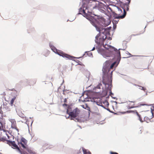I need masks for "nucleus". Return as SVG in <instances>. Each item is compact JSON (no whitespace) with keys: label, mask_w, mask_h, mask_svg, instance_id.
Wrapping results in <instances>:
<instances>
[{"label":"nucleus","mask_w":154,"mask_h":154,"mask_svg":"<svg viewBox=\"0 0 154 154\" xmlns=\"http://www.w3.org/2000/svg\"><path fill=\"white\" fill-rule=\"evenodd\" d=\"M84 154H91V152L88 150L86 149L84 147L82 148Z\"/></svg>","instance_id":"obj_12"},{"label":"nucleus","mask_w":154,"mask_h":154,"mask_svg":"<svg viewBox=\"0 0 154 154\" xmlns=\"http://www.w3.org/2000/svg\"><path fill=\"white\" fill-rule=\"evenodd\" d=\"M3 112L1 110V108L0 107V113L2 114Z\"/></svg>","instance_id":"obj_25"},{"label":"nucleus","mask_w":154,"mask_h":154,"mask_svg":"<svg viewBox=\"0 0 154 154\" xmlns=\"http://www.w3.org/2000/svg\"><path fill=\"white\" fill-rule=\"evenodd\" d=\"M88 55L90 56H92V54L91 53L89 52L88 53H87Z\"/></svg>","instance_id":"obj_22"},{"label":"nucleus","mask_w":154,"mask_h":154,"mask_svg":"<svg viewBox=\"0 0 154 154\" xmlns=\"http://www.w3.org/2000/svg\"><path fill=\"white\" fill-rule=\"evenodd\" d=\"M17 95H16L15 96H14L11 99V100L10 101V104L11 106H13V103L14 101L15 100Z\"/></svg>","instance_id":"obj_13"},{"label":"nucleus","mask_w":154,"mask_h":154,"mask_svg":"<svg viewBox=\"0 0 154 154\" xmlns=\"http://www.w3.org/2000/svg\"><path fill=\"white\" fill-rule=\"evenodd\" d=\"M109 71H110V70H108V72H109Z\"/></svg>","instance_id":"obj_36"},{"label":"nucleus","mask_w":154,"mask_h":154,"mask_svg":"<svg viewBox=\"0 0 154 154\" xmlns=\"http://www.w3.org/2000/svg\"><path fill=\"white\" fill-rule=\"evenodd\" d=\"M136 114L139 120L141 122H142L143 121L142 120V118H141L140 115L137 112H136Z\"/></svg>","instance_id":"obj_17"},{"label":"nucleus","mask_w":154,"mask_h":154,"mask_svg":"<svg viewBox=\"0 0 154 154\" xmlns=\"http://www.w3.org/2000/svg\"><path fill=\"white\" fill-rule=\"evenodd\" d=\"M9 121L11 123V128L12 129H14L16 131L14 135H19V129L17 128V125L16 121L15 119H9Z\"/></svg>","instance_id":"obj_8"},{"label":"nucleus","mask_w":154,"mask_h":154,"mask_svg":"<svg viewBox=\"0 0 154 154\" xmlns=\"http://www.w3.org/2000/svg\"><path fill=\"white\" fill-rule=\"evenodd\" d=\"M116 63L115 62H114L113 63H112L111 65L110 66V69H112L113 67H114L115 64Z\"/></svg>","instance_id":"obj_20"},{"label":"nucleus","mask_w":154,"mask_h":154,"mask_svg":"<svg viewBox=\"0 0 154 154\" xmlns=\"http://www.w3.org/2000/svg\"><path fill=\"white\" fill-rule=\"evenodd\" d=\"M106 103H107V105H109V103H108V102H107Z\"/></svg>","instance_id":"obj_35"},{"label":"nucleus","mask_w":154,"mask_h":154,"mask_svg":"<svg viewBox=\"0 0 154 154\" xmlns=\"http://www.w3.org/2000/svg\"><path fill=\"white\" fill-rule=\"evenodd\" d=\"M112 72H113V71H111V77L112 76Z\"/></svg>","instance_id":"obj_31"},{"label":"nucleus","mask_w":154,"mask_h":154,"mask_svg":"<svg viewBox=\"0 0 154 154\" xmlns=\"http://www.w3.org/2000/svg\"><path fill=\"white\" fill-rule=\"evenodd\" d=\"M107 36L103 34H97L95 37V42L98 45H102L106 41Z\"/></svg>","instance_id":"obj_5"},{"label":"nucleus","mask_w":154,"mask_h":154,"mask_svg":"<svg viewBox=\"0 0 154 154\" xmlns=\"http://www.w3.org/2000/svg\"><path fill=\"white\" fill-rule=\"evenodd\" d=\"M10 90L11 91H15V89H14V88H13L12 89Z\"/></svg>","instance_id":"obj_27"},{"label":"nucleus","mask_w":154,"mask_h":154,"mask_svg":"<svg viewBox=\"0 0 154 154\" xmlns=\"http://www.w3.org/2000/svg\"><path fill=\"white\" fill-rule=\"evenodd\" d=\"M63 106H67V105L66 104L64 103V104H63Z\"/></svg>","instance_id":"obj_30"},{"label":"nucleus","mask_w":154,"mask_h":154,"mask_svg":"<svg viewBox=\"0 0 154 154\" xmlns=\"http://www.w3.org/2000/svg\"><path fill=\"white\" fill-rule=\"evenodd\" d=\"M109 40H111L112 39V38H109Z\"/></svg>","instance_id":"obj_34"},{"label":"nucleus","mask_w":154,"mask_h":154,"mask_svg":"<svg viewBox=\"0 0 154 154\" xmlns=\"http://www.w3.org/2000/svg\"><path fill=\"white\" fill-rule=\"evenodd\" d=\"M130 2V0L128 1V4H125L124 5V7L122 8L123 11V13L122 15L118 17V18H120L121 19L124 18L126 14V10L128 11L129 9V5Z\"/></svg>","instance_id":"obj_9"},{"label":"nucleus","mask_w":154,"mask_h":154,"mask_svg":"<svg viewBox=\"0 0 154 154\" xmlns=\"http://www.w3.org/2000/svg\"><path fill=\"white\" fill-rule=\"evenodd\" d=\"M92 110L93 112L95 113H98L99 112V110L96 106H94L92 108Z\"/></svg>","instance_id":"obj_14"},{"label":"nucleus","mask_w":154,"mask_h":154,"mask_svg":"<svg viewBox=\"0 0 154 154\" xmlns=\"http://www.w3.org/2000/svg\"><path fill=\"white\" fill-rule=\"evenodd\" d=\"M134 101H128L125 103V105L128 109H130L135 107Z\"/></svg>","instance_id":"obj_10"},{"label":"nucleus","mask_w":154,"mask_h":154,"mask_svg":"<svg viewBox=\"0 0 154 154\" xmlns=\"http://www.w3.org/2000/svg\"><path fill=\"white\" fill-rule=\"evenodd\" d=\"M108 40L106 38V41L104 42L105 44L103 43V44L102 45L107 50H105L100 48H98L97 51L100 54L104 57H112L114 58L117 57L118 58L120 57V52L119 50L112 47L109 44Z\"/></svg>","instance_id":"obj_1"},{"label":"nucleus","mask_w":154,"mask_h":154,"mask_svg":"<svg viewBox=\"0 0 154 154\" xmlns=\"http://www.w3.org/2000/svg\"><path fill=\"white\" fill-rule=\"evenodd\" d=\"M17 144L20 147H22L24 151L26 152L27 154H35V152L31 150L27 144V140L23 137L21 138L20 139L17 140Z\"/></svg>","instance_id":"obj_2"},{"label":"nucleus","mask_w":154,"mask_h":154,"mask_svg":"<svg viewBox=\"0 0 154 154\" xmlns=\"http://www.w3.org/2000/svg\"><path fill=\"white\" fill-rule=\"evenodd\" d=\"M1 95L2 96H5L6 95V94L5 92H4L1 94Z\"/></svg>","instance_id":"obj_21"},{"label":"nucleus","mask_w":154,"mask_h":154,"mask_svg":"<svg viewBox=\"0 0 154 154\" xmlns=\"http://www.w3.org/2000/svg\"><path fill=\"white\" fill-rule=\"evenodd\" d=\"M67 102V99L66 98H65L64 100V102L65 103Z\"/></svg>","instance_id":"obj_26"},{"label":"nucleus","mask_w":154,"mask_h":154,"mask_svg":"<svg viewBox=\"0 0 154 154\" xmlns=\"http://www.w3.org/2000/svg\"><path fill=\"white\" fill-rule=\"evenodd\" d=\"M50 46L51 48V50L55 53L58 54L60 56H62L63 57L66 58L72 59V57L67 54L64 53L61 51L57 50L56 48L53 45H50Z\"/></svg>","instance_id":"obj_4"},{"label":"nucleus","mask_w":154,"mask_h":154,"mask_svg":"<svg viewBox=\"0 0 154 154\" xmlns=\"http://www.w3.org/2000/svg\"><path fill=\"white\" fill-rule=\"evenodd\" d=\"M94 26L96 30L99 32V33L98 34L100 35L103 34L104 35L107 36V34H109V29L108 28H105L101 27L99 24L98 25L94 24Z\"/></svg>","instance_id":"obj_6"},{"label":"nucleus","mask_w":154,"mask_h":154,"mask_svg":"<svg viewBox=\"0 0 154 154\" xmlns=\"http://www.w3.org/2000/svg\"><path fill=\"white\" fill-rule=\"evenodd\" d=\"M104 92H105V95H106L107 94V91H105Z\"/></svg>","instance_id":"obj_29"},{"label":"nucleus","mask_w":154,"mask_h":154,"mask_svg":"<svg viewBox=\"0 0 154 154\" xmlns=\"http://www.w3.org/2000/svg\"><path fill=\"white\" fill-rule=\"evenodd\" d=\"M79 14H85V11L82 8H80L79 9Z\"/></svg>","instance_id":"obj_15"},{"label":"nucleus","mask_w":154,"mask_h":154,"mask_svg":"<svg viewBox=\"0 0 154 154\" xmlns=\"http://www.w3.org/2000/svg\"><path fill=\"white\" fill-rule=\"evenodd\" d=\"M7 142L8 144L10 146H11L13 148L17 149L21 154H27L26 152L21 151L18 146L16 144L15 141H12L7 140Z\"/></svg>","instance_id":"obj_7"},{"label":"nucleus","mask_w":154,"mask_h":154,"mask_svg":"<svg viewBox=\"0 0 154 154\" xmlns=\"http://www.w3.org/2000/svg\"><path fill=\"white\" fill-rule=\"evenodd\" d=\"M142 88H141V89L142 90H144V87H140Z\"/></svg>","instance_id":"obj_28"},{"label":"nucleus","mask_w":154,"mask_h":154,"mask_svg":"<svg viewBox=\"0 0 154 154\" xmlns=\"http://www.w3.org/2000/svg\"><path fill=\"white\" fill-rule=\"evenodd\" d=\"M134 85H135V86H139V87H140V86H139V85H136V84H134Z\"/></svg>","instance_id":"obj_33"},{"label":"nucleus","mask_w":154,"mask_h":154,"mask_svg":"<svg viewBox=\"0 0 154 154\" xmlns=\"http://www.w3.org/2000/svg\"><path fill=\"white\" fill-rule=\"evenodd\" d=\"M107 70V68L106 66H104L102 69V71L104 75Z\"/></svg>","instance_id":"obj_16"},{"label":"nucleus","mask_w":154,"mask_h":154,"mask_svg":"<svg viewBox=\"0 0 154 154\" xmlns=\"http://www.w3.org/2000/svg\"><path fill=\"white\" fill-rule=\"evenodd\" d=\"M102 86V84L101 83H100L98 84V85H97L96 87V88L98 89H100L101 86Z\"/></svg>","instance_id":"obj_19"},{"label":"nucleus","mask_w":154,"mask_h":154,"mask_svg":"<svg viewBox=\"0 0 154 154\" xmlns=\"http://www.w3.org/2000/svg\"><path fill=\"white\" fill-rule=\"evenodd\" d=\"M117 12V13H115L114 15H116V18L118 19H121L120 18H118V17L121 16L122 15V14L121 13H122V10L121 9L119 8H117V11H116Z\"/></svg>","instance_id":"obj_11"},{"label":"nucleus","mask_w":154,"mask_h":154,"mask_svg":"<svg viewBox=\"0 0 154 154\" xmlns=\"http://www.w3.org/2000/svg\"><path fill=\"white\" fill-rule=\"evenodd\" d=\"M110 154H118V153L117 152H110Z\"/></svg>","instance_id":"obj_23"},{"label":"nucleus","mask_w":154,"mask_h":154,"mask_svg":"<svg viewBox=\"0 0 154 154\" xmlns=\"http://www.w3.org/2000/svg\"><path fill=\"white\" fill-rule=\"evenodd\" d=\"M95 49V47H94L93 49L91 50V51H93Z\"/></svg>","instance_id":"obj_32"},{"label":"nucleus","mask_w":154,"mask_h":154,"mask_svg":"<svg viewBox=\"0 0 154 154\" xmlns=\"http://www.w3.org/2000/svg\"><path fill=\"white\" fill-rule=\"evenodd\" d=\"M7 140H6V137H2L0 138V141H6Z\"/></svg>","instance_id":"obj_18"},{"label":"nucleus","mask_w":154,"mask_h":154,"mask_svg":"<svg viewBox=\"0 0 154 154\" xmlns=\"http://www.w3.org/2000/svg\"><path fill=\"white\" fill-rule=\"evenodd\" d=\"M104 22V24L106 25H107V24H106V23H105V19H104V18H103V19ZM109 24H108V25H109Z\"/></svg>","instance_id":"obj_24"},{"label":"nucleus","mask_w":154,"mask_h":154,"mask_svg":"<svg viewBox=\"0 0 154 154\" xmlns=\"http://www.w3.org/2000/svg\"><path fill=\"white\" fill-rule=\"evenodd\" d=\"M80 112V110L78 108H76L73 110L72 111H70L69 109H67L66 113L69 115L68 117L66 116L65 117L66 119H69L70 118L71 120L73 119L78 116Z\"/></svg>","instance_id":"obj_3"}]
</instances>
